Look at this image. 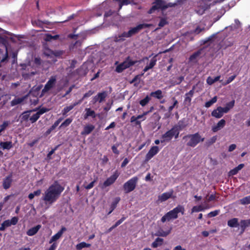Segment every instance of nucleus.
I'll list each match as a JSON object with an SVG mask.
<instances>
[{"mask_svg":"<svg viewBox=\"0 0 250 250\" xmlns=\"http://www.w3.org/2000/svg\"><path fill=\"white\" fill-rule=\"evenodd\" d=\"M10 226H11V225L10 224L9 220H6L2 223L0 227V230L1 231L4 230L6 228Z\"/></svg>","mask_w":250,"mask_h":250,"instance_id":"obj_35","label":"nucleus"},{"mask_svg":"<svg viewBox=\"0 0 250 250\" xmlns=\"http://www.w3.org/2000/svg\"><path fill=\"white\" fill-rule=\"evenodd\" d=\"M163 242V239L162 238H157L156 239L152 244V247L153 248H157L162 245Z\"/></svg>","mask_w":250,"mask_h":250,"instance_id":"obj_32","label":"nucleus"},{"mask_svg":"<svg viewBox=\"0 0 250 250\" xmlns=\"http://www.w3.org/2000/svg\"><path fill=\"white\" fill-rule=\"evenodd\" d=\"M93 94V91H92L91 90L89 91L88 92H87L85 94H84V95H83V99L90 97Z\"/></svg>","mask_w":250,"mask_h":250,"instance_id":"obj_57","label":"nucleus"},{"mask_svg":"<svg viewBox=\"0 0 250 250\" xmlns=\"http://www.w3.org/2000/svg\"><path fill=\"white\" fill-rule=\"evenodd\" d=\"M226 125V121L224 119L220 120L216 125L212 126L211 129L213 132H216L222 129Z\"/></svg>","mask_w":250,"mask_h":250,"instance_id":"obj_16","label":"nucleus"},{"mask_svg":"<svg viewBox=\"0 0 250 250\" xmlns=\"http://www.w3.org/2000/svg\"><path fill=\"white\" fill-rule=\"evenodd\" d=\"M170 231H171L170 229L167 231H165L163 230H160L157 232V235L160 236L165 237V236H167V235H168L170 233Z\"/></svg>","mask_w":250,"mask_h":250,"instance_id":"obj_41","label":"nucleus"},{"mask_svg":"<svg viewBox=\"0 0 250 250\" xmlns=\"http://www.w3.org/2000/svg\"><path fill=\"white\" fill-rule=\"evenodd\" d=\"M41 227V225H37L36 227L31 228L27 231V234L28 236L34 235L38 231Z\"/></svg>","mask_w":250,"mask_h":250,"instance_id":"obj_26","label":"nucleus"},{"mask_svg":"<svg viewBox=\"0 0 250 250\" xmlns=\"http://www.w3.org/2000/svg\"><path fill=\"white\" fill-rule=\"evenodd\" d=\"M48 111V109L46 108H42L40 109L38 112H37L36 113H35L32 116H31V117L30 118V121L32 123L35 122L39 118L41 115Z\"/></svg>","mask_w":250,"mask_h":250,"instance_id":"obj_14","label":"nucleus"},{"mask_svg":"<svg viewBox=\"0 0 250 250\" xmlns=\"http://www.w3.org/2000/svg\"><path fill=\"white\" fill-rule=\"evenodd\" d=\"M220 76H216L214 78L208 77L207 79V83L209 85H211L217 81H219L220 79Z\"/></svg>","mask_w":250,"mask_h":250,"instance_id":"obj_29","label":"nucleus"},{"mask_svg":"<svg viewBox=\"0 0 250 250\" xmlns=\"http://www.w3.org/2000/svg\"><path fill=\"white\" fill-rule=\"evenodd\" d=\"M184 79V77L180 76L178 77L175 79V81H173V84H180Z\"/></svg>","mask_w":250,"mask_h":250,"instance_id":"obj_46","label":"nucleus"},{"mask_svg":"<svg viewBox=\"0 0 250 250\" xmlns=\"http://www.w3.org/2000/svg\"><path fill=\"white\" fill-rule=\"evenodd\" d=\"M192 97L188 96L186 94L185 103L189 104L191 102Z\"/></svg>","mask_w":250,"mask_h":250,"instance_id":"obj_55","label":"nucleus"},{"mask_svg":"<svg viewBox=\"0 0 250 250\" xmlns=\"http://www.w3.org/2000/svg\"><path fill=\"white\" fill-rule=\"evenodd\" d=\"M56 82L55 77H52L45 84L42 92L44 93L50 90L55 84Z\"/></svg>","mask_w":250,"mask_h":250,"instance_id":"obj_15","label":"nucleus"},{"mask_svg":"<svg viewBox=\"0 0 250 250\" xmlns=\"http://www.w3.org/2000/svg\"><path fill=\"white\" fill-rule=\"evenodd\" d=\"M135 63V62L132 61L130 59H127L116 67V71L118 73H121L125 69L127 68L134 64Z\"/></svg>","mask_w":250,"mask_h":250,"instance_id":"obj_9","label":"nucleus"},{"mask_svg":"<svg viewBox=\"0 0 250 250\" xmlns=\"http://www.w3.org/2000/svg\"><path fill=\"white\" fill-rule=\"evenodd\" d=\"M27 96L22 97L21 98H16L13 100L11 102V105L14 106L21 103L26 98Z\"/></svg>","mask_w":250,"mask_h":250,"instance_id":"obj_28","label":"nucleus"},{"mask_svg":"<svg viewBox=\"0 0 250 250\" xmlns=\"http://www.w3.org/2000/svg\"><path fill=\"white\" fill-rule=\"evenodd\" d=\"M65 230L66 229L64 227L62 228L60 231H59L56 234L54 235L51 237V238L49 240V243L51 244L59 239L62 236L63 232L65 231Z\"/></svg>","mask_w":250,"mask_h":250,"instance_id":"obj_17","label":"nucleus"},{"mask_svg":"<svg viewBox=\"0 0 250 250\" xmlns=\"http://www.w3.org/2000/svg\"><path fill=\"white\" fill-rule=\"evenodd\" d=\"M209 208V207L206 204H205L204 205H200L199 206H194L191 209V213L203 211Z\"/></svg>","mask_w":250,"mask_h":250,"instance_id":"obj_19","label":"nucleus"},{"mask_svg":"<svg viewBox=\"0 0 250 250\" xmlns=\"http://www.w3.org/2000/svg\"><path fill=\"white\" fill-rule=\"evenodd\" d=\"M183 139H187V146L191 147L195 146L198 144L203 142L205 140V138L202 137L198 133L187 135Z\"/></svg>","mask_w":250,"mask_h":250,"instance_id":"obj_7","label":"nucleus"},{"mask_svg":"<svg viewBox=\"0 0 250 250\" xmlns=\"http://www.w3.org/2000/svg\"><path fill=\"white\" fill-rule=\"evenodd\" d=\"M0 60L1 62L7 59L8 53H11L13 57L16 56V53L13 51L11 45L8 44L6 40L3 38H0Z\"/></svg>","mask_w":250,"mask_h":250,"instance_id":"obj_2","label":"nucleus"},{"mask_svg":"<svg viewBox=\"0 0 250 250\" xmlns=\"http://www.w3.org/2000/svg\"><path fill=\"white\" fill-rule=\"evenodd\" d=\"M95 128V126L91 124L86 125L83 131L81 132L82 135H86L90 134Z\"/></svg>","mask_w":250,"mask_h":250,"instance_id":"obj_22","label":"nucleus"},{"mask_svg":"<svg viewBox=\"0 0 250 250\" xmlns=\"http://www.w3.org/2000/svg\"><path fill=\"white\" fill-rule=\"evenodd\" d=\"M115 123L112 122L108 126L105 128V130H108L110 128H114L115 126Z\"/></svg>","mask_w":250,"mask_h":250,"instance_id":"obj_59","label":"nucleus"},{"mask_svg":"<svg viewBox=\"0 0 250 250\" xmlns=\"http://www.w3.org/2000/svg\"><path fill=\"white\" fill-rule=\"evenodd\" d=\"M19 220V218L17 217H13L11 220H9L10 224L11 225H15L17 224Z\"/></svg>","mask_w":250,"mask_h":250,"instance_id":"obj_48","label":"nucleus"},{"mask_svg":"<svg viewBox=\"0 0 250 250\" xmlns=\"http://www.w3.org/2000/svg\"><path fill=\"white\" fill-rule=\"evenodd\" d=\"M150 95L158 99H160L163 97L162 92L161 90H158L155 92H151Z\"/></svg>","mask_w":250,"mask_h":250,"instance_id":"obj_31","label":"nucleus"},{"mask_svg":"<svg viewBox=\"0 0 250 250\" xmlns=\"http://www.w3.org/2000/svg\"><path fill=\"white\" fill-rule=\"evenodd\" d=\"M182 129V127L180 125L174 126L170 130L167 131L162 135L161 142H168L171 140L173 136H174L175 138H178L179 132Z\"/></svg>","mask_w":250,"mask_h":250,"instance_id":"obj_3","label":"nucleus"},{"mask_svg":"<svg viewBox=\"0 0 250 250\" xmlns=\"http://www.w3.org/2000/svg\"><path fill=\"white\" fill-rule=\"evenodd\" d=\"M82 102V100H80L79 102H76L72 104H71L68 106H66V107L64 108V109L62 110V114L63 115H65L69 111L72 110L74 106L78 104H79L81 103Z\"/></svg>","mask_w":250,"mask_h":250,"instance_id":"obj_24","label":"nucleus"},{"mask_svg":"<svg viewBox=\"0 0 250 250\" xmlns=\"http://www.w3.org/2000/svg\"><path fill=\"white\" fill-rule=\"evenodd\" d=\"M201 53L200 51H198L193 54H192L189 58V61L190 62H195L197 59L199 58L200 55Z\"/></svg>","mask_w":250,"mask_h":250,"instance_id":"obj_30","label":"nucleus"},{"mask_svg":"<svg viewBox=\"0 0 250 250\" xmlns=\"http://www.w3.org/2000/svg\"><path fill=\"white\" fill-rule=\"evenodd\" d=\"M204 27H201L200 26H199L198 27L196 28V29H195V34H199L201 32H202V31H203L204 30Z\"/></svg>","mask_w":250,"mask_h":250,"instance_id":"obj_58","label":"nucleus"},{"mask_svg":"<svg viewBox=\"0 0 250 250\" xmlns=\"http://www.w3.org/2000/svg\"><path fill=\"white\" fill-rule=\"evenodd\" d=\"M95 182H96V180H94L93 181L91 182L88 185L84 186L85 188H86L87 189H90L94 187V183Z\"/></svg>","mask_w":250,"mask_h":250,"instance_id":"obj_52","label":"nucleus"},{"mask_svg":"<svg viewBox=\"0 0 250 250\" xmlns=\"http://www.w3.org/2000/svg\"><path fill=\"white\" fill-rule=\"evenodd\" d=\"M137 181L138 178L136 177H134L125 183L124 188L125 192L128 193L133 190L136 187Z\"/></svg>","mask_w":250,"mask_h":250,"instance_id":"obj_8","label":"nucleus"},{"mask_svg":"<svg viewBox=\"0 0 250 250\" xmlns=\"http://www.w3.org/2000/svg\"><path fill=\"white\" fill-rule=\"evenodd\" d=\"M13 147V144L11 141L0 142V148L3 150H9Z\"/></svg>","mask_w":250,"mask_h":250,"instance_id":"obj_21","label":"nucleus"},{"mask_svg":"<svg viewBox=\"0 0 250 250\" xmlns=\"http://www.w3.org/2000/svg\"><path fill=\"white\" fill-rule=\"evenodd\" d=\"M215 198H216L215 195L214 194H211L209 196L208 198V201H211L215 200Z\"/></svg>","mask_w":250,"mask_h":250,"instance_id":"obj_62","label":"nucleus"},{"mask_svg":"<svg viewBox=\"0 0 250 250\" xmlns=\"http://www.w3.org/2000/svg\"><path fill=\"white\" fill-rule=\"evenodd\" d=\"M63 190L64 188L58 182H55L45 191L42 200L44 201L46 208L58 199Z\"/></svg>","mask_w":250,"mask_h":250,"instance_id":"obj_1","label":"nucleus"},{"mask_svg":"<svg viewBox=\"0 0 250 250\" xmlns=\"http://www.w3.org/2000/svg\"><path fill=\"white\" fill-rule=\"evenodd\" d=\"M112 149L113 152L114 153L117 154H118L119 153V151L117 149V147L116 146H112Z\"/></svg>","mask_w":250,"mask_h":250,"instance_id":"obj_60","label":"nucleus"},{"mask_svg":"<svg viewBox=\"0 0 250 250\" xmlns=\"http://www.w3.org/2000/svg\"><path fill=\"white\" fill-rule=\"evenodd\" d=\"M217 100L216 96L214 97L211 100L207 102L205 104V106L207 108L210 107L213 104L215 103Z\"/></svg>","mask_w":250,"mask_h":250,"instance_id":"obj_38","label":"nucleus"},{"mask_svg":"<svg viewBox=\"0 0 250 250\" xmlns=\"http://www.w3.org/2000/svg\"><path fill=\"white\" fill-rule=\"evenodd\" d=\"M174 4L171 3L166 4L165 0H155L153 3V5L148 11L149 14L155 13L156 11L161 9L164 13L165 10L169 8L172 7Z\"/></svg>","mask_w":250,"mask_h":250,"instance_id":"obj_6","label":"nucleus"},{"mask_svg":"<svg viewBox=\"0 0 250 250\" xmlns=\"http://www.w3.org/2000/svg\"><path fill=\"white\" fill-rule=\"evenodd\" d=\"M224 115L222 110V107L218 106L216 109H214L211 112V116L216 118H221Z\"/></svg>","mask_w":250,"mask_h":250,"instance_id":"obj_18","label":"nucleus"},{"mask_svg":"<svg viewBox=\"0 0 250 250\" xmlns=\"http://www.w3.org/2000/svg\"><path fill=\"white\" fill-rule=\"evenodd\" d=\"M239 202L242 205L250 204V195L242 198Z\"/></svg>","mask_w":250,"mask_h":250,"instance_id":"obj_37","label":"nucleus"},{"mask_svg":"<svg viewBox=\"0 0 250 250\" xmlns=\"http://www.w3.org/2000/svg\"><path fill=\"white\" fill-rule=\"evenodd\" d=\"M12 180L11 176L7 177L4 179L3 182V186L4 189H8L10 188Z\"/></svg>","mask_w":250,"mask_h":250,"instance_id":"obj_25","label":"nucleus"},{"mask_svg":"<svg viewBox=\"0 0 250 250\" xmlns=\"http://www.w3.org/2000/svg\"><path fill=\"white\" fill-rule=\"evenodd\" d=\"M44 55L47 57V58L50 59V60H48V62H55L56 60L55 59V57L59 56L61 54V52H54L51 50L49 49L45 48L43 52Z\"/></svg>","mask_w":250,"mask_h":250,"instance_id":"obj_10","label":"nucleus"},{"mask_svg":"<svg viewBox=\"0 0 250 250\" xmlns=\"http://www.w3.org/2000/svg\"><path fill=\"white\" fill-rule=\"evenodd\" d=\"M85 111H86V113L84 115V119L87 118L88 117L90 116L92 118H95L97 116H100L99 114H96L94 110H91L89 108H86L85 109Z\"/></svg>","mask_w":250,"mask_h":250,"instance_id":"obj_23","label":"nucleus"},{"mask_svg":"<svg viewBox=\"0 0 250 250\" xmlns=\"http://www.w3.org/2000/svg\"><path fill=\"white\" fill-rule=\"evenodd\" d=\"M236 75H233V76H232L230 77H229L228 78V79L225 82H223L222 83V84L223 85H226L229 83H230L232 81H233L234 80V79L236 77Z\"/></svg>","mask_w":250,"mask_h":250,"instance_id":"obj_44","label":"nucleus"},{"mask_svg":"<svg viewBox=\"0 0 250 250\" xmlns=\"http://www.w3.org/2000/svg\"><path fill=\"white\" fill-rule=\"evenodd\" d=\"M42 191L41 189H38L36 191H34L32 193H31L28 195V198L32 200L34 198L35 196H38L41 194Z\"/></svg>","mask_w":250,"mask_h":250,"instance_id":"obj_36","label":"nucleus"},{"mask_svg":"<svg viewBox=\"0 0 250 250\" xmlns=\"http://www.w3.org/2000/svg\"><path fill=\"white\" fill-rule=\"evenodd\" d=\"M174 198L175 196H173V191L171 190L160 195L158 197V201L162 203L167 200L168 199Z\"/></svg>","mask_w":250,"mask_h":250,"instance_id":"obj_12","label":"nucleus"},{"mask_svg":"<svg viewBox=\"0 0 250 250\" xmlns=\"http://www.w3.org/2000/svg\"><path fill=\"white\" fill-rule=\"evenodd\" d=\"M57 245L56 243H54L51 246V247L49 248L48 250H55L56 248H57Z\"/></svg>","mask_w":250,"mask_h":250,"instance_id":"obj_63","label":"nucleus"},{"mask_svg":"<svg viewBox=\"0 0 250 250\" xmlns=\"http://www.w3.org/2000/svg\"><path fill=\"white\" fill-rule=\"evenodd\" d=\"M228 225L231 228L237 227L239 226L237 218H233L228 221Z\"/></svg>","mask_w":250,"mask_h":250,"instance_id":"obj_27","label":"nucleus"},{"mask_svg":"<svg viewBox=\"0 0 250 250\" xmlns=\"http://www.w3.org/2000/svg\"><path fill=\"white\" fill-rule=\"evenodd\" d=\"M179 212H181L183 214L184 213V208L182 206H178L171 211L168 212L162 217L161 221L162 222L164 223L167 221L176 219L178 217V213Z\"/></svg>","mask_w":250,"mask_h":250,"instance_id":"obj_5","label":"nucleus"},{"mask_svg":"<svg viewBox=\"0 0 250 250\" xmlns=\"http://www.w3.org/2000/svg\"><path fill=\"white\" fill-rule=\"evenodd\" d=\"M119 176V174L117 171L114 172L112 175L107 178L106 180L103 184H101V188H104L107 187H108L113 184Z\"/></svg>","mask_w":250,"mask_h":250,"instance_id":"obj_11","label":"nucleus"},{"mask_svg":"<svg viewBox=\"0 0 250 250\" xmlns=\"http://www.w3.org/2000/svg\"><path fill=\"white\" fill-rule=\"evenodd\" d=\"M9 122H8V121H5L3 122V123L2 124V125H0V130L2 131L3 130H4L6 127L9 125Z\"/></svg>","mask_w":250,"mask_h":250,"instance_id":"obj_50","label":"nucleus"},{"mask_svg":"<svg viewBox=\"0 0 250 250\" xmlns=\"http://www.w3.org/2000/svg\"><path fill=\"white\" fill-rule=\"evenodd\" d=\"M129 162V160L127 158H125L121 165L122 167H125Z\"/></svg>","mask_w":250,"mask_h":250,"instance_id":"obj_61","label":"nucleus"},{"mask_svg":"<svg viewBox=\"0 0 250 250\" xmlns=\"http://www.w3.org/2000/svg\"><path fill=\"white\" fill-rule=\"evenodd\" d=\"M157 56V55L154 56L151 60H150V62L147 63L146 65V66L144 69V72H146L147 71H148L149 69L152 68L156 64L157 62V59L156 57Z\"/></svg>","mask_w":250,"mask_h":250,"instance_id":"obj_20","label":"nucleus"},{"mask_svg":"<svg viewBox=\"0 0 250 250\" xmlns=\"http://www.w3.org/2000/svg\"><path fill=\"white\" fill-rule=\"evenodd\" d=\"M97 96L98 97L99 102L101 103L104 100L105 97L107 96V93L105 91L101 93H99L97 94Z\"/></svg>","mask_w":250,"mask_h":250,"instance_id":"obj_34","label":"nucleus"},{"mask_svg":"<svg viewBox=\"0 0 250 250\" xmlns=\"http://www.w3.org/2000/svg\"><path fill=\"white\" fill-rule=\"evenodd\" d=\"M218 213H219V211L218 210H215L213 211H211L208 214V216L209 217H214V216H215L217 215H218Z\"/></svg>","mask_w":250,"mask_h":250,"instance_id":"obj_53","label":"nucleus"},{"mask_svg":"<svg viewBox=\"0 0 250 250\" xmlns=\"http://www.w3.org/2000/svg\"><path fill=\"white\" fill-rule=\"evenodd\" d=\"M151 24H140L135 27L131 28L128 32H124L121 36L119 37L117 41L124 40L126 38H129L137 33L140 30L144 28L148 27Z\"/></svg>","mask_w":250,"mask_h":250,"instance_id":"obj_4","label":"nucleus"},{"mask_svg":"<svg viewBox=\"0 0 250 250\" xmlns=\"http://www.w3.org/2000/svg\"><path fill=\"white\" fill-rule=\"evenodd\" d=\"M130 122L131 123H135L136 125H140V121H139L138 119L137 118V117L135 116H133L131 117L130 119Z\"/></svg>","mask_w":250,"mask_h":250,"instance_id":"obj_49","label":"nucleus"},{"mask_svg":"<svg viewBox=\"0 0 250 250\" xmlns=\"http://www.w3.org/2000/svg\"><path fill=\"white\" fill-rule=\"evenodd\" d=\"M236 148V145L235 144H231L230 145L228 148L229 152H232Z\"/></svg>","mask_w":250,"mask_h":250,"instance_id":"obj_54","label":"nucleus"},{"mask_svg":"<svg viewBox=\"0 0 250 250\" xmlns=\"http://www.w3.org/2000/svg\"><path fill=\"white\" fill-rule=\"evenodd\" d=\"M72 122V119L70 118H68L66 120H65L64 122H63L61 126H68L71 122Z\"/></svg>","mask_w":250,"mask_h":250,"instance_id":"obj_47","label":"nucleus"},{"mask_svg":"<svg viewBox=\"0 0 250 250\" xmlns=\"http://www.w3.org/2000/svg\"><path fill=\"white\" fill-rule=\"evenodd\" d=\"M150 100V98L148 96H146L144 99L140 101V104L142 106H144L147 104V103L149 102Z\"/></svg>","mask_w":250,"mask_h":250,"instance_id":"obj_40","label":"nucleus"},{"mask_svg":"<svg viewBox=\"0 0 250 250\" xmlns=\"http://www.w3.org/2000/svg\"><path fill=\"white\" fill-rule=\"evenodd\" d=\"M125 220V218H122V219L118 220L115 224V226L116 227L118 226L119 225H120Z\"/></svg>","mask_w":250,"mask_h":250,"instance_id":"obj_64","label":"nucleus"},{"mask_svg":"<svg viewBox=\"0 0 250 250\" xmlns=\"http://www.w3.org/2000/svg\"><path fill=\"white\" fill-rule=\"evenodd\" d=\"M250 225V220H242L239 223V226L241 228L244 229L247 226Z\"/></svg>","mask_w":250,"mask_h":250,"instance_id":"obj_39","label":"nucleus"},{"mask_svg":"<svg viewBox=\"0 0 250 250\" xmlns=\"http://www.w3.org/2000/svg\"><path fill=\"white\" fill-rule=\"evenodd\" d=\"M159 151V148L157 146H153L151 147L148 153L146 156L145 161L148 162L154 156L156 155Z\"/></svg>","mask_w":250,"mask_h":250,"instance_id":"obj_13","label":"nucleus"},{"mask_svg":"<svg viewBox=\"0 0 250 250\" xmlns=\"http://www.w3.org/2000/svg\"><path fill=\"white\" fill-rule=\"evenodd\" d=\"M30 112L31 111L24 112L22 114L21 119L23 121L27 120L29 117Z\"/></svg>","mask_w":250,"mask_h":250,"instance_id":"obj_45","label":"nucleus"},{"mask_svg":"<svg viewBox=\"0 0 250 250\" xmlns=\"http://www.w3.org/2000/svg\"><path fill=\"white\" fill-rule=\"evenodd\" d=\"M119 201H120V198H116L115 199L114 201L112 203V204L111 205V209L109 212L108 214H110L112 212V211L115 208L116 205L118 203Z\"/></svg>","mask_w":250,"mask_h":250,"instance_id":"obj_42","label":"nucleus"},{"mask_svg":"<svg viewBox=\"0 0 250 250\" xmlns=\"http://www.w3.org/2000/svg\"><path fill=\"white\" fill-rule=\"evenodd\" d=\"M238 171L236 167H235L229 172V176L234 175L236 174Z\"/></svg>","mask_w":250,"mask_h":250,"instance_id":"obj_51","label":"nucleus"},{"mask_svg":"<svg viewBox=\"0 0 250 250\" xmlns=\"http://www.w3.org/2000/svg\"><path fill=\"white\" fill-rule=\"evenodd\" d=\"M167 24V21L166 18H161L160 21L159 23V26L160 28L162 27Z\"/></svg>","mask_w":250,"mask_h":250,"instance_id":"obj_43","label":"nucleus"},{"mask_svg":"<svg viewBox=\"0 0 250 250\" xmlns=\"http://www.w3.org/2000/svg\"><path fill=\"white\" fill-rule=\"evenodd\" d=\"M234 104V101H232L229 103H228L226 104V106H227L228 108H229V109H231Z\"/></svg>","mask_w":250,"mask_h":250,"instance_id":"obj_56","label":"nucleus"},{"mask_svg":"<svg viewBox=\"0 0 250 250\" xmlns=\"http://www.w3.org/2000/svg\"><path fill=\"white\" fill-rule=\"evenodd\" d=\"M90 247V244L86 243L85 242H81L79 244H78L76 247L77 250H81L84 248H88Z\"/></svg>","mask_w":250,"mask_h":250,"instance_id":"obj_33","label":"nucleus"}]
</instances>
